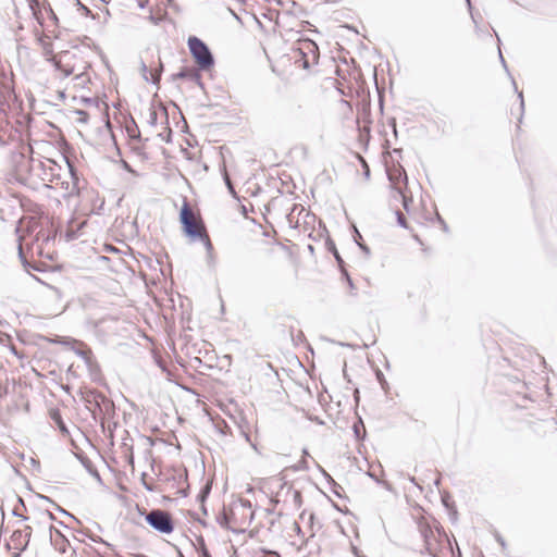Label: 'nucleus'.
Here are the masks:
<instances>
[{
	"label": "nucleus",
	"mask_w": 557,
	"mask_h": 557,
	"mask_svg": "<svg viewBox=\"0 0 557 557\" xmlns=\"http://www.w3.org/2000/svg\"><path fill=\"white\" fill-rule=\"evenodd\" d=\"M512 85L515 86V89L517 90L516 82L512 79Z\"/></svg>",
	"instance_id": "55"
},
{
	"label": "nucleus",
	"mask_w": 557,
	"mask_h": 557,
	"mask_svg": "<svg viewBox=\"0 0 557 557\" xmlns=\"http://www.w3.org/2000/svg\"><path fill=\"white\" fill-rule=\"evenodd\" d=\"M141 476H143V485H144V487H145L147 491H149V492H153V491H154L153 485H152V484H150V483H147V482L145 481L146 473H143V475H141Z\"/></svg>",
	"instance_id": "26"
},
{
	"label": "nucleus",
	"mask_w": 557,
	"mask_h": 557,
	"mask_svg": "<svg viewBox=\"0 0 557 557\" xmlns=\"http://www.w3.org/2000/svg\"><path fill=\"white\" fill-rule=\"evenodd\" d=\"M467 1H468V3H470V0H467Z\"/></svg>",
	"instance_id": "57"
},
{
	"label": "nucleus",
	"mask_w": 557,
	"mask_h": 557,
	"mask_svg": "<svg viewBox=\"0 0 557 557\" xmlns=\"http://www.w3.org/2000/svg\"><path fill=\"white\" fill-rule=\"evenodd\" d=\"M57 509L60 510L61 512L65 513V515H70L67 511H65L64 509H62L61 507L57 506Z\"/></svg>",
	"instance_id": "42"
},
{
	"label": "nucleus",
	"mask_w": 557,
	"mask_h": 557,
	"mask_svg": "<svg viewBox=\"0 0 557 557\" xmlns=\"http://www.w3.org/2000/svg\"><path fill=\"white\" fill-rule=\"evenodd\" d=\"M240 505H242L244 508H251V503H250V500H248V499H240Z\"/></svg>",
	"instance_id": "29"
},
{
	"label": "nucleus",
	"mask_w": 557,
	"mask_h": 557,
	"mask_svg": "<svg viewBox=\"0 0 557 557\" xmlns=\"http://www.w3.org/2000/svg\"><path fill=\"white\" fill-rule=\"evenodd\" d=\"M396 215H397V223L401 226V227H407V222H406V218L404 215V213H401L400 211H396Z\"/></svg>",
	"instance_id": "23"
},
{
	"label": "nucleus",
	"mask_w": 557,
	"mask_h": 557,
	"mask_svg": "<svg viewBox=\"0 0 557 557\" xmlns=\"http://www.w3.org/2000/svg\"><path fill=\"white\" fill-rule=\"evenodd\" d=\"M76 457L90 475H92L98 481H101L98 470L88 457L84 456L83 454H77Z\"/></svg>",
	"instance_id": "14"
},
{
	"label": "nucleus",
	"mask_w": 557,
	"mask_h": 557,
	"mask_svg": "<svg viewBox=\"0 0 557 557\" xmlns=\"http://www.w3.org/2000/svg\"><path fill=\"white\" fill-rule=\"evenodd\" d=\"M304 66H305V67H308V66H309L308 61H305V62H304Z\"/></svg>",
	"instance_id": "52"
},
{
	"label": "nucleus",
	"mask_w": 557,
	"mask_h": 557,
	"mask_svg": "<svg viewBox=\"0 0 557 557\" xmlns=\"http://www.w3.org/2000/svg\"><path fill=\"white\" fill-rule=\"evenodd\" d=\"M331 490L332 492L337 496V497H342V492L344 491L343 487L337 483V482H333L331 484Z\"/></svg>",
	"instance_id": "22"
},
{
	"label": "nucleus",
	"mask_w": 557,
	"mask_h": 557,
	"mask_svg": "<svg viewBox=\"0 0 557 557\" xmlns=\"http://www.w3.org/2000/svg\"><path fill=\"white\" fill-rule=\"evenodd\" d=\"M302 455L304 456H308L309 455V453H308V450L306 448L302 450Z\"/></svg>",
	"instance_id": "48"
},
{
	"label": "nucleus",
	"mask_w": 557,
	"mask_h": 557,
	"mask_svg": "<svg viewBox=\"0 0 557 557\" xmlns=\"http://www.w3.org/2000/svg\"><path fill=\"white\" fill-rule=\"evenodd\" d=\"M13 515L16 516V517H20L21 515L18 513L17 509H14L13 510Z\"/></svg>",
	"instance_id": "45"
},
{
	"label": "nucleus",
	"mask_w": 557,
	"mask_h": 557,
	"mask_svg": "<svg viewBox=\"0 0 557 557\" xmlns=\"http://www.w3.org/2000/svg\"><path fill=\"white\" fill-rule=\"evenodd\" d=\"M208 428L213 433L220 434V435H233L231 426L226 423V420H208Z\"/></svg>",
	"instance_id": "9"
},
{
	"label": "nucleus",
	"mask_w": 557,
	"mask_h": 557,
	"mask_svg": "<svg viewBox=\"0 0 557 557\" xmlns=\"http://www.w3.org/2000/svg\"><path fill=\"white\" fill-rule=\"evenodd\" d=\"M299 469H302V470H307L308 469V465H307V461L305 459L299 462Z\"/></svg>",
	"instance_id": "32"
},
{
	"label": "nucleus",
	"mask_w": 557,
	"mask_h": 557,
	"mask_svg": "<svg viewBox=\"0 0 557 557\" xmlns=\"http://www.w3.org/2000/svg\"><path fill=\"white\" fill-rule=\"evenodd\" d=\"M354 436L357 441H363L366 438L367 432L363 420H356L352 424Z\"/></svg>",
	"instance_id": "15"
},
{
	"label": "nucleus",
	"mask_w": 557,
	"mask_h": 557,
	"mask_svg": "<svg viewBox=\"0 0 557 557\" xmlns=\"http://www.w3.org/2000/svg\"><path fill=\"white\" fill-rule=\"evenodd\" d=\"M196 550L200 557H211V554L202 536L197 537Z\"/></svg>",
	"instance_id": "17"
},
{
	"label": "nucleus",
	"mask_w": 557,
	"mask_h": 557,
	"mask_svg": "<svg viewBox=\"0 0 557 557\" xmlns=\"http://www.w3.org/2000/svg\"><path fill=\"white\" fill-rule=\"evenodd\" d=\"M30 462H32L33 466L39 467V461H37L36 459L30 458Z\"/></svg>",
	"instance_id": "38"
},
{
	"label": "nucleus",
	"mask_w": 557,
	"mask_h": 557,
	"mask_svg": "<svg viewBox=\"0 0 557 557\" xmlns=\"http://www.w3.org/2000/svg\"><path fill=\"white\" fill-rule=\"evenodd\" d=\"M499 59H500V62L503 63L504 69H505L506 71H508V69H507V64H506V62H505V59H504V57H503V54H502V51H500V50H499Z\"/></svg>",
	"instance_id": "33"
},
{
	"label": "nucleus",
	"mask_w": 557,
	"mask_h": 557,
	"mask_svg": "<svg viewBox=\"0 0 557 557\" xmlns=\"http://www.w3.org/2000/svg\"><path fill=\"white\" fill-rule=\"evenodd\" d=\"M51 418L57 419V418H60V417H59V416H57V413H55V412H53V414H52V417H51Z\"/></svg>",
	"instance_id": "50"
},
{
	"label": "nucleus",
	"mask_w": 557,
	"mask_h": 557,
	"mask_svg": "<svg viewBox=\"0 0 557 557\" xmlns=\"http://www.w3.org/2000/svg\"><path fill=\"white\" fill-rule=\"evenodd\" d=\"M295 528H296L297 533H300L301 530H300V527L297 523L295 524Z\"/></svg>",
	"instance_id": "46"
},
{
	"label": "nucleus",
	"mask_w": 557,
	"mask_h": 557,
	"mask_svg": "<svg viewBox=\"0 0 557 557\" xmlns=\"http://www.w3.org/2000/svg\"><path fill=\"white\" fill-rule=\"evenodd\" d=\"M235 423L236 430L238 431L239 435L244 436L245 440L251 444V446L257 449L256 445L251 442L250 438V423L249 420H233Z\"/></svg>",
	"instance_id": "13"
},
{
	"label": "nucleus",
	"mask_w": 557,
	"mask_h": 557,
	"mask_svg": "<svg viewBox=\"0 0 557 557\" xmlns=\"http://www.w3.org/2000/svg\"><path fill=\"white\" fill-rule=\"evenodd\" d=\"M344 274H345V276H346V278H347V282H348L349 286L352 288V287H354V284H352L351 278L349 277L348 273H347L346 271H344Z\"/></svg>",
	"instance_id": "36"
},
{
	"label": "nucleus",
	"mask_w": 557,
	"mask_h": 557,
	"mask_svg": "<svg viewBox=\"0 0 557 557\" xmlns=\"http://www.w3.org/2000/svg\"><path fill=\"white\" fill-rule=\"evenodd\" d=\"M48 17L54 23V24H58V16L57 14L54 13V11L52 10L51 5H48V13H47Z\"/></svg>",
	"instance_id": "24"
},
{
	"label": "nucleus",
	"mask_w": 557,
	"mask_h": 557,
	"mask_svg": "<svg viewBox=\"0 0 557 557\" xmlns=\"http://www.w3.org/2000/svg\"><path fill=\"white\" fill-rule=\"evenodd\" d=\"M180 221L183 226L185 234L190 237L191 240H200L207 250V264L210 268L215 265V256L213 253V246L210 237L207 233L206 226L200 218H197L193 212L189 205L184 201L181 209Z\"/></svg>",
	"instance_id": "1"
},
{
	"label": "nucleus",
	"mask_w": 557,
	"mask_h": 557,
	"mask_svg": "<svg viewBox=\"0 0 557 557\" xmlns=\"http://www.w3.org/2000/svg\"><path fill=\"white\" fill-rule=\"evenodd\" d=\"M495 539L500 544L502 548L505 549L506 548V542L503 539V536L500 534L496 533L495 534Z\"/></svg>",
	"instance_id": "27"
},
{
	"label": "nucleus",
	"mask_w": 557,
	"mask_h": 557,
	"mask_svg": "<svg viewBox=\"0 0 557 557\" xmlns=\"http://www.w3.org/2000/svg\"><path fill=\"white\" fill-rule=\"evenodd\" d=\"M178 78H187L190 81L199 82L200 76L194 70L183 69L182 71H180L178 73L173 75V79H178Z\"/></svg>",
	"instance_id": "16"
},
{
	"label": "nucleus",
	"mask_w": 557,
	"mask_h": 557,
	"mask_svg": "<svg viewBox=\"0 0 557 557\" xmlns=\"http://www.w3.org/2000/svg\"><path fill=\"white\" fill-rule=\"evenodd\" d=\"M388 178L391 183L393 184L394 188L401 194V188L399 186V183L404 181V183H407V175L403 169H395L393 171L388 172Z\"/></svg>",
	"instance_id": "12"
},
{
	"label": "nucleus",
	"mask_w": 557,
	"mask_h": 557,
	"mask_svg": "<svg viewBox=\"0 0 557 557\" xmlns=\"http://www.w3.org/2000/svg\"><path fill=\"white\" fill-rule=\"evenodd\" d=\"M321 472L323 473L324 478L326 479L327 483L331 485L335 480L322 468H320Z\"/></svg>",
	"instance_id": "28"
},
{
	"label": "nucleus",
	"mask_w": 557,
	"mask_h": 557,
	"mask_svg": "<svg viewBox=\"0 0 557 557\" xmlns=\"http://www.w3.org/2000/svg\"><path fill=\"white\" fill-rule=\"evenodd\" d=\"M443 503L445 506H448V500H446L445 498H443Z\"/></svg>",
	"instance_id": "51"
},
{
	"label": "nucleus",
	"mask_w": 557,
	"mask_h": 557,
	"mask_svg": "<svg viewBox=\"0 0 557 557\" xmlns=\"http://www.w3.org/2000/svg\"><path fill=\"white\" fill-rule=\"evenodd\" d=\"M0 325H2V321L0 320Z\"/></svg>",
	"instance_id": "56"
},
{
	"label": "nucleus",
	"mask_w": 557,
	"mask_h": 557,
	"mask_svg": "<svg viewBox=\"0 0 557 557\" xmlns=\"http://www.w3.org/2000/svg\"><path fill=\"white\" fill-rule=\"evenodd\" d=\"M123 447L125 448V459H126V461L128 462V465L134 467L133 446L124 443Z\"/></svg>",
	"instance_id": "20"
},
{
	"label": "nucleus",
	"mask_w": 557,
	"mask_h": 557,
	"mask_svg": "<svg viewBox=\"0 0 557 557\" xmlns=\"http://www.w3.org/2000/svg\"><path fill=\"white\" fill-rule=\"evenodd\" d=\"M211 491V485L207 483L200 490L199 494L197 495V499L203 504L206 499L208 498Z\"/></svg>",
	"instance_id": "19"
},
{
	"label": "nucleus",
	"mask_w": 557,
	"mask_h": 557,
	"mask_svg": "<svg viewBox=\"0 0 557 557\" xmlns=\"http://www.w3.org/2000/svg\"><path fill=\"white\" fill-rule=\"evenodd\" d=\"M438 221L444 225V228L446 230V225H445V223H444V221L442 220L441 216H438Z\"/></svg>",
	"instance_id": "47"
},
{
	"label": "nucleus",
	"mask_w": 557,
	"mask_h": 557,
	"mask_svg": "<svg viewBox=\"0 0 557 557\" xmlns=\"http://www.w3.org/2000/svg\"><path fill=\"white\" fill-rule=\"evenodd\" d=\"M400 195L403 196L404 208L408 210V205L411 199H408L403 193Z\"/></svg>",
	"instance_id": "30"
},
{
	"label": "nucleus",
	"mask_w": 557,
	"mask_h": 557,
	"mask_svg": "<svg viewBox=\"0 0 557 557\" xmlns=\"http://www.w3.org/2000/svg\"><path fill=\"white\" fill-rule=\"evenodd\" d=\"M369 475H370L372 479H374L376 482H380V481L376 479L375 474H373V473H369Z\"/></svg>",
	"instance_id": "44"
},
{
	"label": "nucleus",
	"mask_w": 557,
	"mask_h": 557,
	"mask_svg": "<svg viewBox=\"0 0 557 557\" xmlns=\"http://www.w3.org/2000/svg\"><path fill=\"white\" fill-rule=\"evenodd\" d=\"M0 515H1L2 517H4V511L2 510V508H1V507H0Z\"/></svg>",
	"instance_id": "54"
},
{
	"label": "nucleus",
	"mask_w": 557,
	"mask_h": 557,
	"mask_svg": "<svg viewBox=\"0 0 557 557\" xmlns=\"http://www.w3.org/2000/svg\"><path fill=\"white\" fill-rule=\"evenodd\" d=\"M46 34H49L50 35V39L51 38H54V39H58L59 38V33L54 32V30H47Z\"/></svg>",
	"instance_id": "31"
},
{
	"label": "nucleus",
	"mask_w": 557,
	"mask_h": 557,
	"mask_svg": "<svg viewBox=\"0 0 557 557\" xmlns=\"http://www.w3.org/2000/svg\"><path fill=\"white\" fill-rule=\"evenodd\" d=\"M38 41L42 48V53L47 61L51 62L58 71L62 72L64 77H69L73 74V67L63 65V59L69 55V52L62 51L59 54H53V45L50 41L49 34H42L39 36Z\"/></svg>",
	"instance_id": "2"
},
{
	"label": "nucleus",
	"mask_w": 557,
	"mask_h": 557,
	"mask_svg": "<svg viewBox=\"0 0 557 557\" xmlns=\"http://www.w3.org/2000/svg\"><path fill=\"white\" fill-rule=\"evenodd\" d=\"M50 541L55 550L60 554H66L71 548L69 540L54 527H50Z\"/></svg>",
	"instance_id": "7"
},
{
	"label": "nucleus",
	"mask_w": 557,
	"mask_h": 557,
	"mask_svg": "<svg viewBox=\"0 0 557 557\" xmlns=\"http://www.w3.org/2000/svg\"><path fill=\"white\" fill-rule=\"evenodd\" d=\"M112 420H104V419H101L100 422H101V426L104 428V423L106 422H111ZM108 426H110V423H108Z\"/></svg>",
	"instance_id": "39"
},
{
	"label": "nucleus",
	"mask_w": 557,
	"mask_h": 557,
	"mask_svg": "<svg viewBox=\"0 0 557 557\" xmlns=\"http://www.w3.org/2000/svg\"><path fill=\"white\" fill-rule=\"evenodd\" d=\"M158 62H159V66L157 69H150V70L148 69V66L145 62L140 63V73H141L143 78L146 82H151L154 85L159 84L160 78H161L162 69H163V65H162V62L160 59Z\"/></svg>",
	"instance_id": "8"
},
{
	"label": "nucleus",
	"mask_w": 557,
	"mask_h": 557,
	"mask_svg": "<svg viewBox=\"0 0 557 557\" xmlns=\"http://www.w3.org/2000/svg\"><path fill=\"white\" fill-rule=\"evenodd\" d=\"M18 255H20L21 259H23V250H22V246L21 245L18 246Z\"/></svg>",
	"instance_id": "41"
},
{
	"label": "nucleus",
	"mask_w": 557,
	"mask_h": 557,
	"mask_svg": "<svg viewBox=\"0 0 557 557\" xmlns=\"http://www.w3.org/2000/svg\"><path fill=\"white\" fill-rule=\"evenodd\" d=\"M335 258H336V260L338 261L339 264L343 262V260L341 259V257H339V255L337 252H335Z\"/></svg>",
	"instance_id": "40"
},
{
	"label": "nucleus",
	"mask_w": 557,
	"mask_h": 557,
	"mask_svg": "<svg viewBox=\"0 0 557 557\" xmlns=\"http://www.w3.org/2000/svg\"><path fill=\"white\" fill-rule=\"evenodd\" d=\"M42 498H44V499H46V500H48V502H50V503H53L49 497H46V496H45V497H42Z\"/></svg>",
	"instance_id": "53"
},
{
	"label": "nucleus",
	"mask_w": 557,
	"mask_h": 557,
	"mask_svg": "<svg viewBox=\"0 0 557 557\" xmlns=\"http://www.w3.org/2000/svg\"><path fill=\"white\" fill-rule=\"evenodd\" d=\"M225 182H226V185L228 186L230 190L233 193L234 190L232 188L231 181L227 175L225 176Z\"/></svg>",
	"instance_id": "37"
},
{
	"label": "nucleus",
	"mask_w": 557,
	"mask_h": 557,
	"mask_svg": "<svg viewBox=\"0 0 557 557\" xmlns=\"http://www.w3.org/2000/svg\"><path fill=\"white\" fill-rule=\"evenodd\" d=\"M294 502L297 506L301 505V493L297 490L294 491Z\"/></svg>",
	"instance_id": "25"
},
{
	"label": "nucleus",
	"mask_w": 557,
	"mask_h": 557,
	"mask_svg": "<svg viewBox=\"0 0 557 557\" xmlns=\"http://www.w3.org/2000/svg\"><path fill=\"white\" fill-rule=\"evenodd\" d=\"M55 424H57V428L59 429V431L61 432V434L63 436H69L70 437V441L72 443V445L75 446V435L77 436H83V433L82 431L79 430V428L75 426L73 429V431H71L69 429V426L65 424L64 420H54Z\"/></svg>",
	"instance_id": "10"
},
{
	"label": "nucleus",
	"mask_w": 557,
	"mask_h": 557,
	"mask_svg": "<svg viewBox=\"0 0 557 557\" xmlns=\"http://www.w3.org/2000/svg\"><path fill=\"white\" fill-rule=\"evenodd\" d=\"M32 532L33 530L29 525H24L23 528L18 527L13 531L11 535V543L13 549L16 550L14 557H20L21 554L26 550L30 541Z\"/></svg>",
	"instance_id": "5"
},
{
	"label": "nucleus",
	"mask_w": 557,
	"mask_h": 557,
	"mask_svg": "<svg viewBox=\"0 0 557 557\" xmlns=\"http://www.w3.org/2000/svg\"><path fill=\"white\" fill-rule=\"evenodd\" d=\"M218 522H219V524H220L222 528L228 529V530H231V531H233V532H237L235 529H232V528L230 527L231 518H230V516H228L225 511L221 512V513L218 516Z\"/></svg>",
	"instance_id": "18"
},
{
	"label": "nucleus",
	"mask_w": 557,
	"mask_h": 557,
	"mask_svg": "<svg viewBox=\"0 0 557 557\" xmlns=\"http://www.w3.org/2000/svg\"><path fill=\"white\" fill-rule=\"evenodd\" d=\"M518 97L520 99V107L523 110V108H524V100H523V95H522L521 91L518 94Z\"/></svg>",
	"instance_id": "34"
},
{
	"label": "nucleus",
	"mask_w": 557,
	"mask_h": 557,
	"mask_svg": "<svg viewBox=\"0 0 557 557\" xmlns=\"http://www.w3.org/2000/svg\"><path fill=\"white\" fill-rule=\"evenodd\" d=\"M150 116H151V117H150L151 123H156V120H157V113H156V111H151V112H150Z\"/></svg>",
	"instance_id": "35"
},
{
	"label": "nucleus",
	"mask_w": 557,
	"mask_h": 557,
	"mask_svg": "<svg viewBox=\"0 0 557 557\" xmlns=\"http://www.w3.org/2000/svg\"><path fill=\"white\" fill-rule=\"evenodd\" d=\"M418 530L424 542V552L431 556L435 555L434 542L435 535L430 524L424 520L418 521Z\"/></svg>",
	"instance_id": "6"
},
{
	"label": "nucleus",
	"mask_w": 557,
	"mask_h": 557,
	"mask_svg": "<svg viewBox=\"0 0 557 557\" xmlns=\"http://www.w3.org/2000/svg\"><path fill=\"white\" fill-rule=\"evenodd\" d=\"M317 421H318V423H319V424H321V425H323V424H324V420H322V419H319V420H317Z\"/></svg>",
	"instance_id": "49"
},
{
	"label": "nucleus",
	"mask_w": 557,
	"mask_h": 557,
	"mask_svg": "<svg viewBox=\"0 0 557 557\" xmlns=\"http://www.w3.org/2000/svg\"><path fill=\"white\" fill-rule=\"evenodd\" d=\"M308 516V523L310 524V527L312 528L313 527V523H314V519H315V516L313 512H307L306 510L301 512L300 515V519L301 520H305L306 517Z\"/></svg>",
	"instance_id": "21"
},
{
	"label": "nucleus",
	"mask_w": 557,
	"mask_h": 557,
	"mask_svg": "<svg viewBox=\"0 0 557 557\" xmlns=\"http://www.w3.org/2000/svg\"><path fill=\"white\" fill-rule=\"evenodd\" d=\"M188 47L201 70H208L213 65V55L208 46L201 39L197 37H189Z\"/></svg>",
	"instance_id": "3"
},
{
	"label": "nucleus",
	"mask_w": 557,
	"mask_h": 557,
	"mask_svg": "<svg viewBox=\"0 0 557 557\" xmlns=\"http://www.w3.org/2000/svg\"><path fill=\"white\" fill-rule=\"evenodd\" d=\"M145 520L152 529L160 533L170 534L174 530L172 516L165 510L152 509L146 515Z\"/></svg>",
	"instance_id": "4"
},
{
	"label": "nucleus",
	"mask_w": 557,
	"mask_h": 557,
	"mask_svg": "<svg viewBox=\"0 0 557 557\" xmlns=\"http://www.w3.org/2000/svg\"><path fill=\"white\" fill-rule=\"evenodd\" d=\"M29 5L33 11V15L38 23L42 25V11L48 13V5H50V3L48 1L39 2L38 0H30Z\"/></svg>",
	"instance_id": "11"
},
{
	"label": "nucleus",
	"mask_w": 557,
	"mask_h": 557,
	"mask_svg": "<svg viewBox=\"0 0 557 557\" xmlns=\"http://www.w3.org/2000/svg\"><path fill=\"white\" fill-rule=\"evenodd\" d=\"M359 246H360V247H361L366 252H369V249H368V247H367V246L361 245V244H359Z\"/></svg>",
	"instance_id": "43"
}]
</instances>
